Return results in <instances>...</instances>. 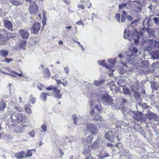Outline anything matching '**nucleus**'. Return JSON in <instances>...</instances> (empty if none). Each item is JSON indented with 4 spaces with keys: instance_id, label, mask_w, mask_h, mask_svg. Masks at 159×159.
Instances as JSON below:
<instances>
[{
    "instance_id": "f257e3e1",
    "label": "nucleus",
    "mask_w": 159,
    "mask_h": 159,
    "mask_svg": "<svg viewBox=\"0 0 159 159\" xmlns=\"http://www.w3.org/2000/svg\"><path fill=\"white\" fill-rule=\"evenodd\" d=\"M4 33L6 34L7 36L4 35L2 33H0V42L2 44L4 45L7 41L11 38L14 37L13 34L11 33H7L5 30H3Z\"/></svg>"
},
{
    "instance_id": "f03ea898",
    "label": "nucleus",
    "mask_w": 159,
    "mask_h": 159,
    "mask_svg": "<svg viewBox=\"0 0 159 159\" xmlns=\"http://www.w3.org/2000/svg\"><path fill=\"white\" fill-rule=\"evenodd\" d=\"M48 91L52 90L54 92L53 97L58 99L62 98V94L61 93V89H58L57 87L53 85H50L46 88Z\"/></svg>"
},
{
    "instance_id": "7ed1b4c3",
    "label": "nucleus",
    "mask_w": 159,
    "mask_h": 159,
    "mask_svg": "<svg viewBox=\"0 0 159 159\" xmlns=\"http://www.w3.org/2000/svg\"><path fill=\"white\" fill-rule=\"evenodd\" d=\"M142 43L143 44L148 43V45L150 47L154 48H157L159 49V41H157L153 39H151L149 41L147 40H143Z\"/></svg>"
},
{
    "instance_id": "20e7f679",
    "label": "nucleus",
    "mask_w": 159,
    "mask_h": 159,
    "mask_svg": "<svg viewBox=\"0 0 159 159\" xmlns=\"http://www.w3.org/2000/svg\"><path fill=\"white\" fill-rule=\"evenodd\" d=\"M134 118L138 121H143L145 122L146 121V118L143 116L142 112L140 111L134 112Z\"/></svg>"
},
{
    "instance_id": "39448f33",
    "label": "nucleus",
    "mask_w": 159,
    "mask_h": 159,
    "mask_svg": "<svg viewBox=\"0 0 159 159\" xmlns=\"http://www.w3.org/2000/svg\"><path fill=\"white\" fill-rule=\"evenodd\" d=\"M145 116L149 120H154L156 121L158 120V118L157 115L151 111H149L145 114Z\"/></svg>"
},
{
    "instance_id": "423d86ee",
    "label": "nucleus",
    "mask_w": 159,
    "mask_h": 159,
    "mask_svg": "<svg viewBox=\"0 0 159 159\" xmlns=\"http://www.w3.org/2000/svg\"><path fill=\"white\" fill-rule=\"evenodd\" d=\"M101 98L103 101V103L105 104H109L111 103L113 100L111 97L108 94L104 95L102 96Z\"/></svg>"
},
{
    "instance_id": "0eeeda50",
    "label": "nucleus",
    "mask_w": 159,
    "mask_h": 159,
    "mask_svg": "<svg viewBox=\"0 0 159 159\" xmlns=\"http://www.w3.org/2000/svg\"><path fill=\"white\" fill-rule=\"evenodd\" d=\"M18 32L22 39L26 40L29 38L30 33L27 30H20Z\"/></svg>"
},
{
    "instance_id": "6e6552de",
    "label": "nucleus",
    "mask_w": 159,
    "mask_h": 159,
    "mask_svg": "<svg viewBox=\"0 0 159 159\" xmlns=\"http://www.w3.org/2000/svg\"><path fill=\"white\" fill-rule=\"evenodd\" d=\"M40 28V23L35 22L32 25L31 30L34 34H37L39 33Z\"/></svg>"
},
{
    "instance_id": "1a4fd4ad",
    "label": "nucleus",
    "mask_w": 159,
    "mask_h": 159,
    "mask_svg": "<svg viewBox=\"0 0 159 159\" xmlns=\"http://www.w3.org/2000/svg\"><path fill=\"white\" fill-rule=\"evenodd\" d=\"M38 7L37 4L34 2H31L30 6V11L31 13L35 14L38 11Z\"/></svg>"
},
{
    "instance_id": "9d476101",
    "label": "nucleus",
    "mask_w": 159,
    "mask_h": 159,
    "mask_svg": "<svg viewBox=\"0 0 159 159\" xmlns=\"http://www.w3.org/2000/svg\"><path fill=\"white\" fill-rule=\"evenodd\" d=\"M10 118L12 120H18L20 122L23 121V117L19 114L14 113L13 114H10Z\"/></svg>"
},
{
    "instance_id": "9b49d317",
    "label": "nucleus",
    "mask_w": 159,
    "mask_h": 159,
    "mask_svg": "<svg viewBox=\"0 0 159 159\" xmlns=\"http://www.w3.org/2000/svg\"><path fill=\"white\" fill-rule=\"evenodd\" d=\"M141 35H142V34L137 31H135L132 33V37L137 39H135L134 38V43L136 45L139 43V40L138 39L140 38Z\"/></svg>"
},
{
    "instance_id": "f8f14e48",
    "label": "nucleus",
    "mask_w": 159,
    "mask_h": 159,
    "mask_svg": "<svg viewBox=\"0 0 159 159\" xmlns=\"http://www.w3.org/2000/svg\"><path fill=\"white\" fill-rule=\"evenodd\" d=\"M3 24L4 27L11 31H13V30L12 25L10 21L7 19L3 20Z\"/></svg>"
},
{
    "instance_id": "ddd939ff",
    "label": "nucleus",
    "mask_w": 159,
    "mask_h": 159,
    "mask_svg": "<svg viewBox=\"0 0 159 159\" xmlns=\"http://www.w3.org/2000/svg\"><path fill=\"white\" fill-rule=\"evenodd\" d=\"M105 138L111 141H113L114 140L113 135L111 131H109L107 132L105 135Z\"/></svg>"
},
{
    "instance_id": "4468645a",
    "label": "nucleus",
    "mask_w": 159,
    "mask_h": 159,
    "mask_svg": "<svg viewBox=\"0 0 159 159\" xmlns=\"http://www.w3.org/2000/svg\"><path fill=\"white\" fill-rule=\"evenodd\" d=\"M42 74L43 76L46 78H49L51 76V73L49 69L46 68L43 70Z\"/></svg>"
},
{
    "instance_id": "2eb2a0df",
    "label": "nucleus",
    "mask_w": 159,
    "mask_h": 159,
    "mask_svg": "<svg viewBox=\"0 0 159 159\" xmlns=\"http://www.w3.org/2000/svg\"><path fill=\"white\" fill-rule=\"evenodd\" d=\"M25 152L21 151L17 152L15 155L16 157L18 159H23L25 154Z\"/></svg>"
},
{
    "instance_id": "dca6fc26",
    "label": "nucleus",
    "mask_w": 159,
    "mask_h": 159,
    "mask_svg": "<svg viewBox=\"0 0 159 159\" xmlns=\"http://www.w3.org/2000/svg\"><path fill=\"white\" fill-rule=\"evenodd\" d=\"M116 61L115 59H110L108 60V62L109 63V67H110V68L113 67L116 63Z\"/></svg>"
},
{
    "instance_id": "f3484780",
    "label": "nucleus",
    "mask_w": 159,
    "mask_h": 159,
    "mask_svg": "<svg viewBox=\"0 0 159 159\" xmlns=\"http://www.w3.org/2000/svg\"><path fill=\"white\" fill-rule=\"evenodd\" d=\"M131 31L127 29H126L124 31V37L125 39H128L131 35Z\"/></svg>"
},
{
    "instance_id": "a211bd4d",
    "label": "nucleus",
    "mask_w": 159,
    "mask_h": 159,
    "mask_svg": "<svg viewBox=\"0 0 159 159\" xmlns=\"http://www.w3.org/2000/svg\"><path fill=\"white\" fill-rule=\"evenodd\" d=\"M49 95L47 93L43 92L40 95V98L44 101H45L47 98V95Z\"/></svg>"
},
{
    "instance_id": "6ab92c4d",
    "label": "nucleus",
    "mask_w": 159,
    "mask_h": 159,
    "mask_svg": "<svg viewBox=\"0 0 159 159\" xmlns=\"http://www.w3.org/2000/svg\"><path fill=\"white\" fill-rule=\"evenodd\" d=\"M98 62L99 65L104 67H106L107 68L110 69V68L109 67L108 65H107L103 60L98 61Z\"/></svg>"
},
{
    "instance_id": "aec40b11",
    "label": "nucleus",
    "mask_w": 159,
    "mask_h": 159,
    "mask_svg": "<svg viewBox=\"0 0 159 159\" xmlns=\"http://www.w3.org/2000/svg\"><path fill=\"white\" fill-rule=\"evenodd\" d=\"M8 53V51L7 50H0V55L5 57L7 56Z\"/></svg>"
},
{
    "instance_id": "412c9836",
    "label": "nucleus",
    "mask_w": 159,
    "mask_h": 159,
    "mask_svg": "<svg viewBox=\"0 0 159 159\" xmlns=\"http://www.w3.org/2000/svg\"><path fill=\"white\" fill-rule=\"evenodd\" d=\"M42 14L43 16V19L42 21V22L43 26H44L46 24V12L45 11L43 10L42 11Z\"/></svg>"
},
{
    "instance_id": "4be33fe9",
    "label": "nucleus",
    "mask_w": 159,
    "mask_h": 159,
    "mask_svg": "<svg viewBox=\"0 0 159 159\" xmlns=\"http://www.w3.org/2000/svg\"><path fill=\"white\" fill-rule=\"evenodd\" d=\"M143 30L147 31L150 35H153L154 34V31L151 29L145 28Z\"/></svg>"
},
{
    "instance_id": "5701e85b",
    "label": "nucleus",
    "mask_w": 159,
    "mask_h": 159,
    "mask_svg": "<svg viewBox=\"0 0 159 159\" xmlns=\"http://www.w3.org/2000/svg\"><path fill=\"white\" fill-rule=\"evenodd\" d=\"M110 156L109 154L106 151L103 152V153H102L100 154L99 156V158L101 159H103L106 157H108Z\"/></svg>"
},
{
    "instance_id": "b1692460",
    "label": "nucleus",
    "mask_w": 159,
    "mask_h": 159,
    "mask_svg": "<svg viewBox=\"0 0 159 159\" xmlns=\"http://www.w3.org/2000/svg\"><path fill=\"white\" fill-rule=\"evenodd\" d=\"M36 151V150L35 149H33L31 150H29L27 151L26 153V154L25 156V158H27V157H30L32 155V152H31L32 151Z\"/></svg>"
},
{
    "instance_id": "393cba45",
    "label": "nucleus",
    "mask_w": 159,
    "mask_h": 159,
    "mask_svg": "<svg viewBox=\"0 0 159 159\" xmlns=\"http://www.w3.org/2000/svg\"><path fill=\"white\" fill-rule=\"evenodd\" d=\"M104 80H95L94 82L95 85L97 86H99L102 84L104 82Z\"/></svg>"
},
{
    "instance_id": "a878e982",
    "label": "nucleus",
    "mask_w": 159,
    "mask_h": 159,
    "mask_svg": "<svg viewBox=\"0 0 159 159\" xmlns=\"http://www.w3.org/2000/svg\"><path fill=\"white\" fill-rule=\"evenodd\" d=\"M6 103L3 100L0 101V111L3 110L6 107Z\"/></svg>"
},
{
    "instance_id": "bb28decb",
    "label": "nucleus",
    "mask_w": 159,
    "mask_h": 159,
    "mask_svg": "<svg viewBox=\"0 0 159 159\" xmlns=\"http://www.w3.org/2000/svg\"><path fill=\"white\" fill-rule=\"evenodd\" d=\"M27 43V42L26 41V40H25V41L23 40H21L20 44V48H22L24 50H25V47L26 46Z\"/></svg>"
},
{
    "instance_id": "cd10ccee",
    "label": "nucleus",
    "mask_w": 159,
    "mask_h": 159,
    "mask_svg": "<svg viewBox=\"0 0 159 159\" xmlns=\"http://www.w3.org/2000/svg\"><path fill=\"white\" fill-rule=\"evenodd\" d=\"M92 148L91 146H89L88 148H86L84 150V151L83 152V153L85 155H87L89 154L91 152L90 148Z\"/></svg>"
},
{
    "instance_id": "c85d7f7f",
    "label": "nucleus",
    "mask_w": 159,
    "mask_h": 159,
    "mask_svg": "<svg viewBox=\"0 0 159 159\" xmlns=\"http://www.w3.org/2000/svg\"><path fill=\"white\" fill-rule=\"evenodd\" d=\"M10 2L11 3L15 6L20 5L21 4L20 2L17 0H10Z\"/></svg>"
},
{
    "instance_id": "c756f323",
    "label": "nucleus",
    "mask_w": 159,
    "mask_h": 159,
    "mask_svg": "<svg viewBox=\"0 0 159 159\" xmlns=\"http://www.w3.org/2000/svg\"><path fill=\"white\" fill-rule=\"evenodd\" d=\"M89 129H96V126L94 124H89L87 126Z\"/></svg>"
},
{
    "instance_id": "7c9ffc66",
    "label": "nucleus",
    "mask_w": 159,
    "mask_h": 159,
    "mask_svg": "<svg viewBox=\"0 0 159 159\" xmlns=\"http://www.w3.org/2000/svg\"><path fill=\"white\" fill-rule=\"evenodd\" d=\"M108 85L111 91H113L116 90V86L112 82H110L108 84Z\"/></svg>"
},
{
    "instance_id": "2f4dec72",
    "label": "nucleus",
    "mask_w": 159,
    "mask_h": 159,
    "mask_svg": "<svg viewBox=\"0 0 159 159\" xmlns=\"http://www.w3.org/2000/svg\"><path fill=\"white\" fill-rule=\"evenodd\" d=\"M93 119L96 121L100 120L101 121L102 120V117L101 116L98 114L95 116Z\"/></svg>"
},
{
    "instance_id": "473e14b6",
    "label": "nucleus",
    "mask_w": 159,
    "mask_h": 159,
    "mask_svg": "<svg viewBox=\"0 0 159 159\" xmlns=\"http://www.w3.org/2000/svg\"><path fill=\"white\" fill-rule=\"evenodd\" d=\"M134 95L136 98H140L141 96L140 93L137 91H134Z\"/></svg>"
},
{
    "instance_id": "72a5a7b5",
    "label": "nucleus",
    "mask_w": 159,
    "mask_h": 159,
    "mask_svg": "<svg viewBox=\"0 0 159 159\" xmlns=\"http://www.w3.org/2000/svg\"><path fill=\"white\" fill-rule=\"evenodd\" d=\"M153 55L156 58L159 59V51L157 50L154 51L153 52Z\"/></svg>"
},
{
    "instance_id": "f704fd0d",
    "label": "nucleus",
    "mask_w": 159,
    "mask_h": 159,
    "mask_svg": "<svg viewBox=\"0 0 159 159\" xmlns=\"http://www.w3.org/2000/svg\"><path fill=\"white\" fill-rule=\"evenodd\" d=\"M95 108L99 111H101L102 110V108L101 107V103L100 102H99L98 104V105L96 106L95 107Z\"/></svg>"
},
{
    "instance_id": "c9c22d12",
    "label": "nucleus",
    "mask_w": 159,
    "mask_h": 159,
    "mask_svg": "<svg viewBox=\"0 0 159 159\" xmlns=\"http://www.w3.org/2000/svg\"><path fill=\"white\" fill-rule=\"evenodd\" d=\"M11 73L15 75H17L20 77L23 76V75H22V72H20V73H18L17 72L14 71L12 70L11 71Z\"/></svg>"
},
{
    "instance_id": "e433bc0d",
    "label": "nucleus",
    "mask_w": 159,
    "mask_h": 159,
    "mask_svg": "<svg viewBox=\"0 0 159 159\" xmlns=\"http://www.w3.org/2000/svg\"><path fill=\"white\" fill-rule=\"evenodd\" d=\"M72 117L73 119L74 120V124L76 125H77V123L76 121L78 119L77 117L75 115H72Z\"/></svg>"
},
{
    "instance_id": "4c0bfd02",
    "label": "nucleus",
    "mask_w": 159,
    "mask_h": 159,
    "mask_svg": "<svg viewBox=\"0 0 159 159\" xmlns=\"http://www.w3.org/2000/svg\"><path fill=\"white\" fill-rule=\"evenodd\" d=\"M72 137H70L69 138H65L64 139V141L66 143H67L68 142L69 143H70L72 140Z\"/></svg>"
},
{
    "instance_id": "58836bf2",
    "label": "nucleus",
    "mask_w": 159,
    "mask_h": 159,
    "mask_svg": "<svg viewBox=\"0 0 159 159\" xmlns=\"http://www.w3.org/2000/svg\"><path fill=\"white\" fill-rule=\"evenodd\" d=\"M36 101V98L33 97L32 95L30 96V102L32 104L34 103Z\"/></svg>"
},
{
    "instance_id": "ea45409f",
    "label": "nucleus",
    "mask_w": 159,
    "mask_h": 159,
    "mask_svg": "<svg viewBox=\"0 0 159 159\" xmlns=\"http://www.w3.org/2000/svg\"><path fill=\"white\" fill-rule=\"evenodd\" d=\"M13 61V59L11 58H5L4 59V61L7 63H9L10 62L12 61Z\"/></svg>"
},
{
    "instance_id": "a19ab883",
    "label": "nucleus",
    "mask_w": 159,
    "mask_h": 159,
    "mask_svg": "<svg viewBox=\"0 0 159 159\" xmlns=\"http://www.w3.org/2000/svg\"><path fill=\"white\" fill-rule=\"evenodd\" d=\"M115 18L116 19V21H117L118 22H120V14L117 13L115 15Z\"/></svg>"
},
{
    "instance_id": "79ce46f5",
    "label": "nucleus",
    "mask_w": 159,
    "mask_h": 159,
    "mask_svg": "<svg viewBox=\"0 0 159 159\" xmlns=\"http://www.w3.org/2000/svg\"><path fill=\"white\" fill-rule=\"evenodd\" d=\"M25 111L28 114H31V110L28 107H26L25 108Z\"/></svg>"
},
{
    "instance_id": "37998d69",
    "label": "nucleus",
    "mask_w": 159,
    "mask_h": 159,
    "mask_svg": "<svg viewBox=\"0 0 159 159\" xmlns=\"http://www.w3.org/2000/svg\"><path fill=\"white\" fill-rule=\"evenodd\" d=\"M153 20L156 24H158L159 26V20L158 19L157 17H154L153 18Z\"/></svg>"
},
{
    "instance_id": "c03bdc74",
    "label": "nucleus",
    "mask_w": 159,
    "mask_h": 159,
    "mask_svg": "<svg viewBox=\"0 0 159 159\" xmlns=\"http://www.w3.org/2000/svg\"><path fill=\"white\" fill-rule=\"evenodd\" d=\"M35 132L34 130H32L31 132L29 133V135L31 137H33L34 136Z\"/></svg>"
},
{
    "instance_id": "a18cd8bd",
    "label": "nucleus",
    "mask_w": 159,
    "mask_h": 159,
    "mask_svg": "<svg viewBox=\"0 0 159 159\" xmlns=\"http://www.w3.org/2000/svg\"><path fill=\"white\" fill-rule=\"evenodd\" d=\"M126 3H123L120 4L119 5V8L120 9H122L124 7H126Z\"/></svg>"
},
{
    "instance_id": "49530a36",
    "label": "nucleus",
    "mask_w": 159,
    "mask_h": 159,
    "mask_svg": "<svg viewBox=\"0 0 159 159\" xmlns=\"http://www.w3.org/2000/svg\"><path fill=\"white\" fill-rule=\"evenodd\" d=\"M16 109L17 111H21L23 110V108L22 107H20L19 106H17L16 107Z\"/></svg>"
},
{
    "instance_id": "de8ad7c7",
    "label": "nucleus",
    "mask_w": 159,
    "mask_h": 159,
    "mask_svg": "<svg viewBox=\"0 0 159 159\" xmlns=\"http://www.w3.org/2000/svg\"><path fill=\"white\" fill-rule=\"evenodd\" d=\"M77 7L79 8L82 10H84V7L82 4H79L78 5Z\"/></svg>"
},
{
    "instance_id": "09e8293b",
    "label": "nucleus",
    "mask_w": 159,
    "mask_h": 159,
    "mask_svg": "<svg viewBox=\"0 0 159 159\" xmlns=\"http://www.w3.org/2000/svg\"><path fill=\"white\" fill-rule=\"evenodd\" d=\"M132 51L134 53H136L138 52V49L137 48L134 47L132 49Z\"/></svg>"
},
{
    "instance_id": "8fccbe9b",
    "label": "nucleus",
    "mask_w": 159,
    "mask_h": 159,
    "mask_svg": "<svg viewBox=\"0 0 159 159\" xmlns=\"http://www.w3.org/2000/svg\"><path fill=\"white\" fill-rule=\"evenodd\" d=\"M126 12L125 11H123L121 14V16L126 17Z\"/></svg>"
},
{
    "instance_id": "3c124183",
    "label": "nucleus",
    "mask_w": 159,
    "mask_h": 159,
    "mask_svg": "<svg viewBox=\"0 0 159 159\" xmlns=\"http://www.w3.org/2000/svg\"><path fill=\"white\" fill-rule=\"evenodd\" d=\"M90 131V133L92 135L94 134H95L96 130H88Z\"/></svg>"
},
{
    "instance_id": "603ef678",
    "label": "nucleus",
    "mask_w": 159,
    "mask_h": 159,
    "mask_svg": "<svg viewBox=\"0 0 159 159\" xmlns=\"http://www.w3.org/2000/svg\"><path fill=\"white\" fill-rule=\"evenodd\" d=\"M124 93H125L128 94L129 93V91L128 89H125L123 90Z\"/></svg>"
},
{
    "instance_id": "864d4df0",
    "label": "nucleus",
    "mask_w": 159,
    "mask_h": 159,
    "mask_svg": "<svg viewBox=\"0 0 159 159\" xmlns=\"http://www.w3.org/2000/svg\"><path fill=\"white\" fill-rule=\"evenodd\" d=\"M71 0H63L66 4L69 5L70 3Z\"/></svg>"
},
{
    "instance_id": "5fc2aeb1",
    "label": "nucleus",
    "mask_w": 159,
    "mask_h": 159,
    "mask_svg": "<svg viewBox=\"0 0 159 159\" xmlns=\"http://www.w3.org/2000/svg\"><path fill=\"white\" fill-rule=\"evenodd\" d=\"M55 80L56 81L57 84H61L62 83L61 82V81L60 80H58V79H55Z\"/></svg>"
},
{
    "instance_id": "6e6d98bb",
    "label": "nucleus",
    "mask_w": 159,
    "mask_h": 159,
    "mask_svg": "<svg viewBox=\"0 0 159 159\" xmlns=\"http://www.w3.org/2000/svg\"><path fill=\"white\" fill-rule=\"evenodd\" d=\"M64 71L65 73L68 74L69 73V71L68 67H66L64 68Z\"/></svg>"
},
{
    "instance_id": "4d7b16f0",
    "label": "nucleus",
    "mask_w": 159,
    "mask_h": 159,
    "mask_svg": "<svg viewBox=\"0 0 159 159\" xmlns=\"http://www.w3.org/2000/svg\"><path fill=\"white\" fill-rule=\"evenodd\" d=\"M91 3L89 2H87V6L89 8H90L91 7Z\"/></svg>"
},
{
    "instance_id": "13d9d810",
    "label": "nucleus",
    "mask_w": 159,
    "mask_h": 159,
    "mask_svg": "<svg viewBox=\"0 0 159 159\" xmlns=\"http://www.w3.org/2000/svg\"><path fill=\"white\" fill-rule=\"evenodd\" d=\"M126 19V17L121 16V22H123L125 21Z\"/></svg>"
},
{
    "instance_id": "bf43d9fd",
    "label": "nucleus",
    "mask_w": 159,
    "mask_h": 159,
    "mask_svg": "<svg viewBox=\"0 0 159 159\" xmlns=\"http://www.w3.org/2000/svg\"><path fill=\"white\" fill-rule=\"evenodd\" d=\"M156 85V83L155 82H152L151 83V87L153 89H155V86Z\"/></svg>"
},
{
    "instance_id": "052dcab7",
    "label": "nucleus",
    "mask_w": 159,
    "mask_h": 159,
    "mask_svg": "<svg viewBox=\"0 0 159 159\" xmlns=\"http://www.w3.org/2000/svg\"><path fill=\"white\" fill-rule=\"evenodd\" d=\"M42 129H46L47 127L46 124L42 125L41 126Z\"/></svg>"
},
{
    "instance_id": "680f3d73",
    "label": "nucleus",
    "mask_w": 159,
    "mask_h": 159,
    "mask_svg": "<svg viewBox=\"0 0 159 159\" xmlns=\"http://www.w3.org/2000/svg\"><path fill=\"white\" fill-rule=\"evenodd\" d=\"M83 22L81 21V20H80L78 21L76 23V24L78 25H80L81 24H83Z\"/></svg>"
},
{
    "instance_id": "e2e57ef3",
    "label": "nucleus",
    "mask_w": 159,
    "mask_h": 159,
    "mask_svg": "<svg viewBox=\"0 0 159 159\" xmlns=\"http://www.w3.org/2000/svg\"><path fill=\"white\" fill-rule=\"evenodd\" d=\"M85 159H94L91 156H88L87 157H86Z\"/></svg>"
},
{
    "instance_id": "0e129e2a",
    "label": "nucleus",
    "mask_w": 159,
    "mask_h": 159,
    "mask_svg": "<svg viewBox=\"0 0 159 159\" xmlns=\"http://www.w3.org/2000/svg\"><path fill=\"white\" fill-rule=\"evenodd\" d=\"M94 112V110L93 108H92L91 110L90 111V114H93Z\"/></svg>"
},
{
    "instance_id": "69168bd1",
    "label": "nucleus",
    "mask_w": 159,
    "mask_h": 159,
    "mask_svg": "<svg viewBox=\"0 0 159 159\" xmlns=\"http://www.w3.org/2000/svg\"><path fill=\"white\" fill-rule=\"evenodd\" d=\"M90 106L91 107H92V106L93 105V102L92 100H91L89 103Z\"/></svg>"
},
{
    "instance_id": "338daca9",
    "label": "nucleus",
    "mask_w": 159,
    "mask_h": 159,
    "mask_svg": "<svg viewBox=\"0 0 159 159\" xmlns=\"http://www.w3.org/2000/svg\"><path fill=\"white\" fill-rule=\"evenodd\" d=\"M127 19L129 20H132V17L130 16H127Z\"/></svg>"
},
{
    "instance_id": "774afa93",
    "label": "nucleus",
    "mask_w": 159,
    "mask_h": 159,
    "mask_svg": "<svg viewBox=\"0 0 159 159\" xmlns=\"http://www.w3.org/2000/svg\"><path fill=\"white\" fill-rule=\"evenodd\" d=\"M62 83L64 86H66V85L67 84V81H66L64 82H62Z\"/></svg>"
}]
</instances>
